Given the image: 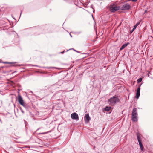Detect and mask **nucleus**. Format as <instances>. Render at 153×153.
I'll return each mask as SVG.
<instances>
[{
  "instance_id": "1",
  "label": "nucleus",
  "mask_w": 153,
  "mask_h": 153,
  "mask_svg": "<svg viewBox=\"0 0 153 153\" xmlns=\"http://www.w3.org/2000/svg\"><path fill=\"white\" fill-rule=\"evenodd\" d=\"M108 102L110 105H114L117 103L120 102V100L116 96H114L108 99Z\"/></svg>"
},
{
  "instance_id": "2",
  "label": "nucleus",
  "mask_w": 153,
  "mask_h": 153,
  "mask_svg": "<svg viewBox=\"0 0 153 153\" xmlns=\"http://www.w3.org/2000/svg\"><path fill=\"white\" fill-rule=\"evenodd\" d=\"M137 108H134L131 114V119L133 122H136L137 121Z\"/></svg>"
},
{
  "instance_id": "3",
  "label": "nucleus",
  "mask_w": 153,
  "mask_h": 153,
  "mask_svg": "<svg viewBox=\"0 0 153 153\" xmlns=\"http://www.w3.org/2000/svg\"><path fill=\"white\" fill-rule=\"evenodd\" d=\"M120 9L119 6H114V4H111L109 6V10L111 12H114Z\"/></svg>"
},
{
  "instance_id": "4",
  "label": "nucleus",
  "mask_w": 153,
  "mask_h": 153,
  "mask_svg": "<svg viewBox=\"0 0 153 153\" xmlns=\"http://www.w3.org/2000/svg\"><path fill=\"white\" fill-rule=\"evenodd\" d=\"M136 135L137 137V139L138 140L140 149L142 151L143 150V146L142 143L140 139V134L139 133L137 132L136 134Z\"/></svg>"
},
{
  "instance_id": "5",
  "label": "nucleus",
  "mask_w": 153,
  "mask_h": 153,
  "mask_svg": "<svg viewBox=\"0 0 153 153\" xmlns=\"http://www.w3.org/2000/svg\"><path fill=\"white\" fill-rule=\"evenodd\" d=\"M130 8V6L128 3L123 5L121 7V9L123 10H128Z\"/></svg>"
},
{
  "instance_id": "6",
  "label": "nucleus",
  "mask_w": 153,
  "mask_h": 153,
  "mask_svg": "<svg viewBox=\"0 0 153 153\" xmlns=\"http://www.w3.org/2000/svg\"><path fill=\"white\" fill-rule=\"evenodd\" d=\"M71 117L73 119L78 120H79V117L78 114L76 113H74L71 115Z\"/></svg>"
},
{
  "instance_id": "7",
  "label": "nucleus",
  "mask_w": 153,
  "mask_h": 153,
  "mask_svg": "<svg viewBox=\"0 0 153 153\" xmlns=\"http://www.w3.org/2000/svg\"><path fill=\"white\" fill-rule=\"evenodd\" d=\"M18 101L19 104L22 105H23L25 102H24V101L21 96L19 94L18 95Z\"/></svg>"
},
{
  "instance_id": "8",
  "label": "nucleus",
  "mask_w": 153,
  "mask_h": 153,
  "mask_svg": "<svg viewBox=\"0 0 153 153\" xmlns=\"http://www.w3.org/2000/svg\"><path fill=\"white\" fill-rule=\"evenodd\" d=\"M141 85V84L138 86L137 90L136 95L135 96V97L136 98V99H138L140 96V87Z\"/></svg>"
},
{
  "instance_id": "9",
  "label": "nucleus",
  "mask_w": 153,
  "mask_h": 153,
  "mask_svg": "<svg viewBox=\"0 0 153 153\" xmlns=\"http://www.w3.org/2000/svg\"><path fill=\"white\" fill-rule=\"evenodd\" d=\"M90 117L88 114H86L85 116V120L86 122H88L90 120Z\"/></svg>"
},
{
  "instance_id": "10",
  "label": "nucleus",
  "mask_w": 153,
  "mask_h": 153,
  "mask_svg": "<svg viewBox=\"0 0 153 153\" xmlns=\"http://www.w3.org/2000/svg\"><path fill=\"white\" fill-rule=\"evenodd\" d=\"M130 43L129 42H127L123 44L120 48V51H121L124 49Z\"/></svg>"
},
{
  "instance_id": "11",
  "label": "nucleus",
  "mask_w": 153,
  "mask_h": 153,
  "mask_svg": "<svg viewBox=\"0 0 153 153\" xmlns=\"http://www.w3.org/2000/svg\"><path fill=\"white\" fill-rule=\"evenodd\" d=\"M139 22H137L136 24V25L134 26V27L133 29H132V30L130 31V33H131L134 31L135 29L139 25Z\"/></svg>"
},
{
  "instance_id": "12",
  "label": "nucleus",
  "mask_w": 153,
  "mask_h": 153,
  "mask_svg": "<svg viewBox=\"0 0 153 153\" xmlns=\"http://www.w3.org/2000/svg\"><path fill=\"white\" fill-rule=\"evenodd\" d=\"M22 105L27 109H28L30 107V106L28 105V104H26L25 102L23 105Z\"/></svg>"
},
{
  "instance_id": "13",
  "label": "nucleus",
  "mask_w": 153,
  "mask_h": 153,
  "mask_svg": "<svg viewBox=\"0 0 153 153\" xmlns=\"http://www.w3.org/2000/svg\"><path fill=\"white\" fill-rule=\"evenodd\" d=\"M111 108L110 107L106 106L105 108V111H109Z\"/></svg>"
},
{
  "instance_id": "14",
  "label": "nucleus",
  "mask_w": 153,
  "mask_h": 153,
  "mask_svg": "<svg viewBox=\"0 0 153 153\" xmlns=\"http://www.w3.org/2000/svg\"><path fill=\"white\" fill-rule=\"evenodd\" d=\"M2 62L4 64H13L14 63L13 62Z\"/></svg>"
},
{
  "instance_id": "15",
  "label": "nucleus",
  "mask_w": 153,
  "mask_h": 153,
  "mask_svg": "<svg viewBox=\"0 0 153 153\" xmlns=\"http://www.w3.org/2000/svg\"><path fill=\"white\" fill-rule=\"evenodd\" d=\"M142 80V79L141 78H139L137 80V82L138 83L140 82Z\"/></svg>"
},
{
  "instance_id": "16",
  "label": "nucleus",
  "mask_w": 153,
  "mask_h": 153,
  "mask_svg": "<svg viewBox=\"0 0 153 153\" xmlns=\"http://www.w3.org/2000/svg\"><path fill=\"white\" fill-rule=\"evenodd\" d=\"M78 0H75L74 1V4L76 5H78Z\"/></svg>"
},
{
  "instance_id": "17",
  "label": "nucleus",
  "mask_w": 153,
  "mask_h": 153,
  "mask_svg": "<svg viewBox=\"0 0 153 153\" xmlns=\"http://www.w3.org/2000/svg\"><path fill=\"white\" fill-rule=\"evenodd\" d=\"M81 31H79V32H76V33L77 34H79L80 33H81Z\"/></svg>"
},
{
  "instance_id": "18",
  "label": "nucleus",
  "mask_w": 153,
  "mask_h": 153,
  "mask_svg": "<svg viewBox=\"0 0 153 153\" xmlns=\"http://www.w3.org/2000/svg\"><path fill=\"white\" fill-rule=\"evenodd\" d=\"M73 49V50L74 51H76V52H78V53H79V52L78 51H77L76 50H75L74 49H73H73H69V50H71V49Z\"/></svg>"
},
{
  "instance_id": "19",
  "label": "nucleus",
  "mask_w": 153,
  "mask_h": 153,
  "mask_svg": "<svg viewBox=\"0 0 153 153\" xmlns=\"http://www.w3.org/2000/svg\"><path fill=\"white\" fill-rule=\"evenodd\" d=\"M137 1V0H131V1L132 2H136Z\"/></svg>"
},
{
  "instance_id": "20",
  "label": "nucleus",
  "mask_w": 153,
  "mask_h": 153,
  "mask_svg": "<svg viewBox=\"0 0 153 153\" xmlns=\"http://www.w3.org/2000/svg\"><path fill=\"white\" fill-rule=\"evenodd\" d=\"M65 52V51H63V52H61L60 53H63Z\"/></svg>"
},
{
  "instance_id": "21",
  "label": "nucleus",
  "mask_w": 153,
  "mask_h": 153,
  "mask_svg": "<svg viewBox=\"0 0 153 153\" xmlns=\"http://www.w3.org/2000/svg\"><path fill=\"white\" fill-rule=\"evenodd\" d=\"M21 111L23 113H24V112L22 110H21Z\"/></svg>"
},
{
  "instance_id": "22",
  "label": "nucleus",
  "mask_w": 153,
  "mask_h": 153,
  "mask_svg": "<svg viewBox=\"0 0 153 153\" xmlns=\"http://www.w3.org/2000/svg\"><path fill=\"white\" fill-rule=\"evenodd\" d=\"M70 36H71V37H72L71 35V33H70Z\"/></svg>"
},
{
  "instance_id": "23",
  "label": "nucleus",
  "mask_w": 153,
  "mask_h": 153,
  "mask_svg": "<svg viewBox=\"0 0 153 153\" xmlns=\"http://www.w3.org/2000/svg\"><path fill=\"white\" fill-rule=\"evenodd\" d=\"M147 11L146 10H145L144 13H147Z\"/></svg>"
},
{
  "instance_id": "24",
  "label": "nucleus",
  "mask_w": 153,
  "mask_h": 153,
  "mask_svg": "<svg viewBox=\"0 0 153 153\" xmlns=\"http://www.w3.org/2000/svg\"><path fill=\"white\" fill-rule=\"evenodd\" d=\"M46 133H42V134H46Z\"/></svg>"
},
{
  "instance_id": "25",
  "label": "nucleus",
  "mask_w": 153,
  "mask_h": 153,
  "mask_svg": "<svg viewBox=\"0 0 153 153\" xmlns=\"http://www.w3.org/2000/svg\"><path fill=\"white\" fill-rule=\"evenodd\" d=\"M3 67H2L1 68H3Z\"/></svg>"
},
{
  "instance_id": "26",
  "label": "nucleus",
  "mask_w": 153,
  "mask_h": 153,
  "mask_svg": "<svg viewBox=\"0 0 153 153\" xmlns=\"http://www.w3.org/2000/svg\"><path fill=\"white\" fill-rule=\"evenodd\" d=\"M68 51V50H67V51Z\"/></svg>"
},
{
  "instance_id": "27",
  "label": "nucleus",
  "mask_w": 153,
  "mask_h": 153,
  "mask_svg": "<svg viewBox=\"0 0 153 153\" xmlns=\"http://www.w3.org/2000/svg\"><path fill=\"white\" fill-rule=\"evenodd\" d=\"M1 68L0 67V68Z\"/></svg>"
}]
</instances>
